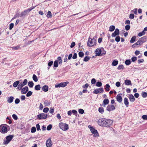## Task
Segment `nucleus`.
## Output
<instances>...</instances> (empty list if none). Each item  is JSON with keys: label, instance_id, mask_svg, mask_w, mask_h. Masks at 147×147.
<instances>
[{"label": "nucleus", "instance_id": "1", "mask_svg": "<svg viewBox=\"0 0 147 147\" xmlns=\"http://www.w3.org/2000/svg\"><path fill=\"white\" fill-rule=\"evenodd\" d=\"M96 40L94 37L93 38L89 37L88 39L87 45L89 47H92L95 46L96 45Z\"/></svg>", "mask_w": 147, "mask_h": 147}, {"label": "nucleus", "instance_id": "2", "mask_svg": "<svg viewBox=\"0 0 147 147\" xmlns=\"http://www.w3.org/2000/svg\"><path fill=\"white\" fill-rule=\"evenodd\" d=\"M95 53L96 56H103L106 54V51H104V49L102 48V49L99 48H97L95 51Z\"/></svg>", "mask_w": 147, "mask_h": 147}, {"label": "nucleus", "instance_id": "3", "mask_svg": "<svg viewBox=\"0 0 147 147\" xmlns=\"http://www.w3.org/2000/svg\"><path fill=\"white\" fill-rule=\"evenodd\" d=\"M14 136V135H9L7 136L6 137V139L4 140L3 142L4 144H7L13 139V138Z\"/></svg>", "mask_w": 147, "mask_h": 147}, {"label": "nucleus", "instance_id": "4", "mask_svg": "<svg viewBox=\"0 0 147 147\" xmlns=\"http://www.w3.org/2000/svg\"><path fill=\"white\" fill-rule=\"evenodd\" d=\"M35 7L32 6L30 8L24 10V11L22 12L20 14V17H22L23 16H25L31 10L34 9Z\"/></svg>", "mask_w": 147, "mask_h": 147}, {"label": "nucleus", "instance_id": "5", "mask_svg": "<svg viewBox=\"0 0 147 147\" xmlns=\"http://www.w3.org/2000/svg\"><path fill=\"white\" fill-rule=\"evenodd\" d=\"M147 40V37L145 36L140 38L137 42L139 45H141L143 43L145 42Z\"/></svg>", "mask_w": 147, "mask_h": 147}, {"label": "nucleus", "instance_id": "6", "mask_svg": "<svg viewBox=\"0 0 147 147\" xmlns=\"http://www.w3.org/2000/svg\"><path fill=\"white\" fill-rule=\"evenodd\" d=\"M69 83L67 82H61L59 84H56L55 85L56 88L64 87L66 86Z\"/></svg>", "mask_w": 147, "mask_h": 147}, {"label": "nucleus", "instance_id": "7", "mask_svg": "<svg viewBox=\"0 0 147 147\" xmlns=\"http://www.w3.org/2000/svg\"><path fill=\"white\" fill-rule=\"evenodd\" d=\"M47 114L41 113L37 116V118L39 119H45L47 118Z\"/></svg>", "mask_w": 147, "mask_h": 147}, {"label": "nucleus", "instance_id": "8", "mask_svg": "<svg viewBox=\"0 0 147 147\" xmlns=\"http://www.w3.org/2000/svg\"><path fill=\"white\" fill-rule=\"evenodd\" d=\"M59 126L60 129H68V125L66 124L61 122L59 123Z\"/></svg>", "mask_w": 147, "mask_h": 147}, {"label": "nucleus", "instance_id": "9", "mask_svg": "<svg viewBox=\"0 0 147 147\" xmlns=\"http://www.w3.org/2000/svg\"><path fill=\"white\" fill-rule=\"evenodd\" d=\"M113 123V121L110 119H107L106 120L105 125V127H109Z\"/></svg>", "mask_w": 147, "mask_h": 147}, {"label": "nucleus", "instance_id": "10", "mask_svg": "<svg viewBox=\"0 0 147 147\" xmlns=\"http://www.w3.org/2000/svg\"><path fill=\"white\" fill-rule=\"evenodd\" d=\"M115 109V107L114 105H109L107 107L106 109L107 111H110L114 110Z\"/></svg>", "mask_w": 147, "mask_h": 147}, {"label": "nucleus", "instance_id": "11", "mask_svg": "<svg viewBox=\"0 0 147 147\" xmlns=\"http://www.w3.org/2000/svg\"><path fill=\"white\" fill-rule=\"evenodd\" d=\"M46 144L47 147H51L52 144V141L50 138H49L47 140L46 142Z\"/></svg>", "mask_w": 147, "mask_h": 147}, {"label": "nucleus", "instance_id": "12", "mask_svg": "<svg viewBox=\"0 0 147 147\" xmlns=\"http://www.w3.org/2000/svg\"><path fill=\"white\" fill-rule=\"evenodd\" d=\"M122 95V94H119L116 97L117 101L119 103L121 102L122 101L123 99L121 97Z\"/></svg>", "mask_w": 147, "mask_h": 147}, {"label": "nucleus", "instance_id": "13", "mask_svg": "<svg viewBox=\"0 0 147 147\" xmlns=\"http://www.w3.org/2000/svg\"><path fill=\"white\" fill-rule=\"evenodd\" d=\"M104 90L102 88H99L98 89H96L93 91V93L95 94H97L98 93H101L103 92Z\"/></svg>", "mask_w": 147, "mask_h": 147}, {"label": "nucleus", "instance_id": "14", "mask_svg": "<svg viewBox=\"0 0 147 147\" xmlns=\"http://www.w3.org/2000/svg\"><path fill=\"white\" fill-rule=\"evenodd\" d=\"M91 132L92 134H94V137H97L99 136V134L96 129H90Z\"/></svg>", "mask_w": 147, "mask_h": 147}, {"label": "nucleus", "instance_id": "15", "mask_svg": "<svg viewBox=\"0 0 147 147\" xmlns=\"http://www.w3.org/2000/svg\"><path fill=\"white\" fill-rule=\"evenodd\" d=\"M119 30L117 28H116L114 32L113 33H112V36L113 37H114L117 35H119Z\"/></svg>", "mask_w": 147, "mask_h": 147}, {"label": "nucleus", "instance_id": "16", "mask_svg": "<svg viewBox=\"0 0 147 147\" xmlns=\"http://www.w3.org/2000/svg\"><path fill=\"white\" fill-rule=\"evenodd\" d=\"M28 88L27 86H25L22 89L21 93L22 94H26L28 91Z\"/></svg>", "mask_w": 147, "mask_h": 147}, {"label": "nucleus", "instance_id": "17", "mask_svg": "<svg viewBox=\"0 0 147 147\" xmlns=\"http://www.w3.org/2000/svg\"><path fill=\"white\" fill-rule=\"evenodd\" d=\"M129 98L130 102H133L135 100V98L133 95L130 94L129 96Z\"/></svg>", "mask_w": 147, "mask_h": 147}, {"label": "nucleus", "instance_id": "18", "mask_svg": "<svg viewBox=\"0 0 147 147\" xmlns=\"http://www.w3.org/2000/svg\"><path fill=\"white\" fill-rule=\"evenodd\" d=\"M101 126L105 127V123L107 119L105 118L101 119Z\"/></svg>", "mask_w": 147, "mask_h": 147}, {"label": "nucleus", "instance_id": "19", "mask_svg": "<svg viewBox=\"0 0 147 147\" xmlns=\"http://www.w3.org/2000/svg\"><path fill=\"white\" fill-rule=\"evenodd\" d=\"M109 102V100L107 98H105L103 100V106L104 107H105L106 105L108 104Z\"/></svg>", "mask_w": 147, "mask_h": 147}, {"label": "nucleus", "instance_id": "20", "mask_svg": "<svg viewBox=\"0 0 147 147\" xmlns=\"http://www.w3.org/2000/svg\"><path fill=\"white\" fill-rule=\"evenodd\" d=\"M124 102L126 107H128L129 102L128 101V99L127 98L125 97L124 98Z\"/></svg>", "mask_w": 147, "mask_h": 147}, {"label": "nucleus", "instance_id": "21", "mask_svg": "<svg viewBox=\"0 0 147 147\" xmlns=\"http://www.w3.org/2000/svg\"><path fill=\"white\" fill-rule=\"evenodd\" d=\"M13 96H10L8 98L7 102L9 103H11L13 101Z\"/></svg>", "mask_w": 147, "mask_h": 147}, {"label": "nucleus", "instance_id": "22", "mask_svg": "<svg viewBox=\"0 0 147 147\" xmlns=\"http://www.w3.org/2000/svg\"><path fill=\"white\" fill-rule=\"evenodd\" d=\"M42 90L45 92H47L48 90V87L47 85H45L42 87Z\"/></svg>", "mask_w": 147, "mask_h": 147}, {"label": "nucleus", "instance_id": "23", "mask_svg": "<svg viewBox=\"0 0 147 147\" xmlns=\"http://www.w3.org/2000/svg\"><path fill=\"white\" fill-rule=\"evenodd\" d=\"M125 84L126 85H129L131 84V82L130 80H126L125 81Z\"/></svg>", "mask_w": 147, "mask_h": 147}, {"label": "nucleus", "instance_id": "24", "mask_svg": "<svg viewBox=\"0 0 147 147\" xmlns=\"http://www.w3.org/2000/svg\"><path fill=\"white\" fill-rule=\"evenodd\" d=\"M9 129H0V131L3 134L6 133Z\"/></svg>", "mask_w": 147, "mask_h": 147}, {"label": "nucleus", "instance_id": "25", "mask_svg": "<svg viewBox=\"0 0 147 147\" xmlns=\"http://www.w3.org/2000/svg\"><path fill=\"white\" fill-rule=\"evenodd\" d=\"M51 103L47 100H45L44 102V105L45 106H48L50 105Z\"/></svg>", "mask_w": 147, "mask_h": 147}, {"label": "nucleus", "instance_id": "26", "mask_svg": "<svg viewBox=\"0 0 147 147\" xmlns=\"http://www.w3.org/2000/svg\"><path fill=\"white\" fill-rule=\"evenodd\" d=\"M111 131L114 132L115 134H119L120 132L118 129H111Z\"/></svg>", "mask_w": 147, "mask_h": 147}, {"label": "nucleus", "instance_id": "27", "mask_svg": "<svg viewBox=\"0 0 147 147\" xmlns=\"http://www.w3.org/2000/svg\"><path fill=\"white\" fill-rule=\"evenodd\" d=\"M19 82H20L19 81H17L15 82L13 84V86L14 87H16L19 84Z\"/></svg>", "mask_w": 147, "mask_h": 147}, {"label": "nucleus", "instance_id": "28", "mask_svg": "<svg viewBox=\"0 0 147 147\" xmlns=\"http://www.w3.org/2000/svg\"><path fill=\"white\" fill-rule=\"evenodd\" d=\"M40 88L41 87L40 86V85L39 84H38L35 86L34 87L35 89L36 90H40Z\"/></svg>", "mask_w": 147, "mask_h": 147}, {"label": "nucleus", "instance_id": "29", "mask_svg": "<svg viewBox=\"0 0 147 147\" xmlns=\"http://www.w3.org/2000/svg\"><path fill=\"white\" fill-rule=\"evenodd\" d=\"M98 111L101 114L103 113L104 112V108L102 107H100L98 108Z\"/></svg>", "mask_w": 147, "mask_h": 147}, {"label": "nucleus", "instance_id": "30", "mask_svg": "<svg viewBox=\"0 0 147 147\" xmlns=\"http://www.w3.org/2000/svg\"><path fill=\"white\" fill-rule=\"evenodd\" d=\"M136 37L135 36H133L131 38L130 42L131 43H134L136 39Z\"/></svg>", "mask_w": 147, "mask_h": 147}, {"label": "nucleus", "instance_id": "31", "mask_svg": "<svg viewBox=\"0 0 147 147\" xmlns=\"http://www.w3.org/2000/svg\"><path fill=\"white\" fill-rule=\"evenodd\" d=\"M125 64L126 65H129L131 63V62L130 59L126 60L125 62Z\"/></svg>", "mask_w": 147, "mask_h": 147}, {"label": "nucleus", "instance_id": "32", "mask_svg": "<svg viewBox=\"0 0 147 147\" xmlns=\"http://www.w3.org/2000/svg\"><path fill=\"white\" fill-rule=\"evenodd\" d=\"M118 61L113 60V61L112 65L114 66H115L117 65L118 63Z\"/></svg>", "mask_w": 147, "mask_h": 147}, {"label": "nucleus", "instance_id": "33", "mask_svg": "<svg viewBox=\"0 0 147 147\" xmlns=\"http://www.w3.org/2000/svg\"><path fill=\"white\" fill-rule=\"evenodd\" d=\"M115 29V26H114L112 25L110 26L109 28V30L111 32H112Z\"/></svg>", "mask_w": 147, "mask_h": 147}, {"label": "nucleus", "instance_id": "34", "mask_svg": "<svg viewBox=\"0 0 147 147\" xmlns=\"http://www.w3.org/2000/svg\"><path fill=\"white\" fill-rule=\"evenodd\" d=\"M110 87V85L109 84H107L105 85V89L107 91H109L110 90L109 88Z\"/></svg>", "mask_w": 147, "mask_h": 147}, {"label": "nucleus", "instance_id": "35", "mask_svg": "<svg viewBox=\"0 0 147 147\" xmlns=\"http://www.w3.org/2000/svg\"><path fill=\"white\" fill-rule=\"evenodd\" d=\"M28 85L31 88L32 87L34 86V83L32 81L29 82L28 83Z\"/></svg>", "mask_w": 147, "mask_h": 147}, {"label": "nucleus", "instance_id": "36", "mask_svg": "<svg viewBox=\"0 0 147 147\" xmlns=\"http://www.w3.org/2000/svg\"><path fill=\"white\" fill-rule=\"evenodd\" d=\"M7 125L6 124H2L0 125V129H7Z\"/></svg>", "mask_w": 147, "mask_h": 147}, {"label": "nucleus", "instance_id": "37", "mask_svg": "<svg viewBox=\"0 0 147 147\" xmlns=\"http://www.w3.org/2000/svg\"><path fill=\"white\" fill-rule=\"evenodd\" d=\"M32 78L33 80L35 82H36L38 81V78H37L36 76L34 74L33 75Z\"/></svg>", "mask_w": 147, "mask_h": 147}, {"label": "nucleus", "instance_id": "38", "mask_svg": "<svg viewBox=\"0 0 147 147\" xmlns=\"http://www.w3.org/2000/svg\"><path fill=\"white\" fill-rule=\"evenodd\" d=\"M146 32H144L143 30L142 31V32L139 33L138 34V35L139 36H141L144 35L145 34Z\"/></svg>", "mask_w": 147, "mask_h": 147}, {"label": "nucleus", "instance_id": "39", "mask_svg": "<svg viewBox=\"0 0 147 147\" xmlns=\"http://www.w3.org/2000/svg\"><path fill=\"white\" fill-rule=\"evenodd\" d=\"M23 86H24L23 85V84L22 83H20V84H18V88L19 90H20L22 89V88Z\"/></svg>", "mask_w": 147, "mask_h": 147}, {"label": "nucleus", "instance_id": "40", "mask_svg": "<svg viewBox=\"0 0 147 147\" xmlns=\"http://www.w3.org/2000/svg\"><path fill=\"white\" fill-rule=\"evenodd\" d=\"M102 83L100 82H96V86L97 87H100L102 86Z\"/></svg>", "mask_w": 147, "mask_h": 147}, {"label": "nucleus", "instance_id": "41", "mask_svg": "<svg viewBox=\"0 0 147 147\" xmlns=\"http://www.w3.org/2000/svg\"><path fill=\"white\" fill-rule=\"evenodd\" d=\"M58 61L57 60L55 61L54 62V66L55 67H57L58 66Z\"/></svg>", "mask_w": 147, "mask_h": 147}, {"label": "nucleus", "instance_id": "42", "mask_svg": "<svg viewBox=\"0 0 147 147\" xmlns=\"http://www.w3.org/2000/svg\"><path fill=\"white\" fill-rule=\"evenodd\" d=\"M139 45V44H138V42L137 41L136 43L134 44L132 46V47L133 48H134L138 46V45Z\"/></svg>", "mask_w": 147, "mask_h": 147}, {"label": "nucleus", "instance_id": "43", "mask_svg": "<svg viewBox=\"0 0 147 147\" xmlns=\"http://www.w3.org/2000/svg\"><path fill=\"white\" fill-rule=\"evenodd\" d=\"M124 67L123 65H120L117 68L118 70L123 69H124Z\"/></svg>", "mask_w": 147, "mask_h": 147}, {"label": "nucleus", "instance_id": "44", "mask_svg": "<svg viewBox=\"0 0 147 147\" xmlns=\"http://www.w3.org/2000/svg\"><path fill=\"white\" fill-rule=\"evenodd\" d=\"M27 80L26 79H25L24 80V81L23 82V84H22L24 86H25L27 84Z\"/></svg>", "mask_w": 147, "mask_h": 147}, {"label": "nucleus", "instance_id": "45", "mask_svg": "<svg viewBox=\"0 0 147 147\" xmlns=\"http://www.w3.org/2000/svg\"><path fill=\"white\" fill-rule=\"evenodd\" d=\"M120 37L119 36H118L116 37L115 38V40L117 42H119L120 41Z\"/></svg>", "mask_w": 147, "mask_h": 147}, {"label": "nucleus", "instance_id": "46", "mask_svg": "<svg viewBox=\"0 0 147 147\" xmlns=\"http://www.w3.org/2000/svg\"><path fill=\"white\" fill-rule=\"evenodd\" d=\"M90 59V58L89 57L86 56L84 59V61L85 62H86L88 61Z\"/></svg>", "mask_w": 147, "mask_h": 147}, {"label": "nucleus", "instance_id": "47", "mask_svg": "<svg viewBox=\"0 0 147 147\" xmlns=\"http://www.w3.org/2000/svg\"><path fill=\"white\" fill-rule=\"evenodd\" d=\"M142 96L143 98H146L147 96V93L145 92H144L142 93Z\"/></svg>", "mask_w": 147, "mask_h": 147}, {"label": "nucleus", "instance_id": "48", "mask_svg": "<svg viewBox=\"0 0 147 147\" xmlns=\"http://www.w3.org/2000/svg\"><path fill=\"white\" fill-rule=\"evenodd\" d=\"M32 94V92L31 91H29L26 94V96L27 97H29L31 96Z\"/></svg>", "mask_w": 147, "mask_h": 147}, {"label": "nucleus", "instance_id": "49", "mask_svg": "<svg viewBox=\"0 0 147 147\" xmlns=\"http://www.w3.org/2000/svg\"><path fill=\"white\" fill-rule=\"evenodd\" d=\"M79 56L82 57L84 56V53L82 52H80L78 53Z\"/></svg>", "mask_w": 147, "mask_h": 147}, {"label": "nucleus", "instance_id": "50", "mask_svg": "<svg viewBox=\"0 0 147 147\" xmlns=\"http://www.w3.org/2000/svg\"><path fill=\"white\" fill-rule=\"evenodd\" d=\"M79 113L81 114H83L84 113V111L82 109H80L78 110Z\"/></svg>", "mask_w": 147, "mask_h": 147}, {"label": "nucleus", "instance_id": "51", "mask_svg": "<svg viewBox=\"0 0 147 147\" xmlns=\"http://www.w3.org/2000/svg\"><path fill=\"white\" fill-rule=\"evenodd\" d=\"M134 15L133 13H131L129 16V18L131 19H133L134 18Z\"/></svg>", "mask_w": 147, "mask_h": 147}, {"label": "nucleus", "instance_id": "52", "mask_svg": "<svg viewBox=\"0 0 147 147\" xmlns=\"http://www.w3.org/2000/svg\"><path fill=\"white\" fill-rule=\"evenodd\" d=\"M131 59L132 62H134L137 60V57H133L131 58Z\"/></svg>", "mask_w": 147, "mask_h": 147}, {"label": "nucleus", "instance_id": "53", "mask_svg": "<svg viewBox=\"0 0 147 147\" xmlns=\"http://www.w3.org/2000/svg\"><path fill=\"white\" fill-rule=\"evenodd\" d=\"M137 9L135 8L133 10L131 11V12L134 13L135 14H137Z\"/></svg>", "mask_w": 147, "mask_h": 147}, {"label": "nucleus", "instance_id": "54", "mask_svg": "<svg viewBox=\"0 0 147 147\" xmlns=\"http://www.w3.org/2000/svg\"><path fill=\"white\" fill-rule=\"evenodd\" d=\"M49 110V109L48 107H46L44 109L43 111L45 113H47Z\"/></svg>", "mask_w": 147, "mask_h": 147}, {"label": "nucleus", "instance_id": "55", "mask_svg": "<svg viewBox=\"0 0 147 147\" xmlns=\"http://www.w3.org/2000/svg\"><path fill=\"white\" fill-rule=\"evenodd\" d=\"M57 59L59 61V64L61 63L62 62V61L61 59V57H59L57 58Z\"/></svg>", "mask_w": 147, "mask_h": 147}, {"label": "nucleus", "instance_id": "56", "mask_svg": "<svg viewBox=\"0 0 147 147\" xmlns=\"http://www.w3.org/2000/svg\"><path fill=\"white\" fill-rule=\"evenodd\" d=\"M130 26L129 25H127L125 26V29L127 31L130 29Z\"/></svg>", "mask_w": 147, "mask_h": 147}, {"label": "nucleus", "instance_id": "57", "mask_svg": "<svg viewBox=\"0 0 147 147\" xmlns=\"http://www.w3.org/2000/svg\"><path fill=\"white\" fill-rule=\"evenodd\" d=\"M14 24L13 23H11L9 25V29L10 30H11L13 27Z\"/></svg>", "mask_w": 147, "mask_h": 147}, {"label": "nucleus", "instance_id": "58", "mask_svg": "<svg viewBox=\"0 0 147 147\" xmlns=\"http://www.w3.org/2000/svg\"><path fill=\"white\" fill-rule=\"evenodd\" d=\"M138 63L140 64L141 63H143L144 62V60L143 59H140L138 61Z\"/></svg>", "mask_w": 147, "mask_h": 147}, {"label": "nucleus", "instance_id": "59", "mask_svg": "<svg viewBox=\"0 0 147 147\" xmlns=\"http://www.w3.org/2000/svg\"><path fill=\"white\" fill-rule=\"evenodd\" d=\"M91 83L92 84H94L96 82V81L95 79L93 78L91 80Z\"/></svg>", "mask_w": 147, "mask_h": 147}, {"label": "nucleus", "instance_id": "60", "mask_svg": "<svg viewBox=\"0 0 147 147\" xmlns=\"http://www.w3.org/2000/svg\"><path fill=\"white\" fill-rule=\"evenodd\" d=\"M12 116L13 118L15 120H16L18 119V117L16 115L13 114Z\"/></svg>", "mask_w": 147, "mask_h": 147}, {"label": "nucleus", "instance_id": "61", "mask_svg": "<svg viewBox=\"0 0 147 147\" xmlns=\"http://www.w3.org/2000/svg\"><path fill=\"white\" fill-rule=\"evenodd\" d=\"M53 61H49L48 64V66L49 67H51L52 65L53 64Z\"/></svg>", "mask_w": 147, "mask_h": 147}, {"label": "nucleus", "instance_id": "62", "mask_svg": "<svg viewBox=\"0 0 147 147\" xmlns=\"http://www.w3.org/2000/svg\"><path fill=\"white\" fill-rule=\"evenodd\" d=\"M71 112L73 113L74 115H77V112L75 110H72Z\"/></svg>", "mask_w": 147, "mask_h": 147}, {"label": "nucleus", "instance_id": "63", "mask_svg": "<svg viewBox=\"0 0 147 147\" xmlns=\"http://www.w3.org/2000/svg\"><path fill=\"white\" fill-rule=\"evenodd\" d=\"M142 118L143 119L147 120V115H144L142 117Z\"/></svg>", "mask_w": 147, "mask_h": 147}, {"label": "nucleus", "instance_id": "64", "mask_svg": "<svg viewBox=\"0 0 147 147\" xmlns=\"http://www.w3.org/2000/svg\"><path fill=\"white\" fill-rule=\"evenodd\" d=\"M20 100L18 98H16L15 101V103L16 104H18L20 102Z\"/></svg>", "mask_w": 147, "mask_h": 147}]
</instances>
